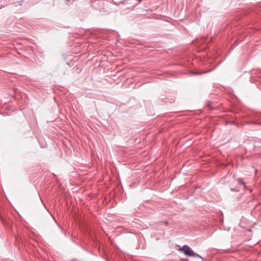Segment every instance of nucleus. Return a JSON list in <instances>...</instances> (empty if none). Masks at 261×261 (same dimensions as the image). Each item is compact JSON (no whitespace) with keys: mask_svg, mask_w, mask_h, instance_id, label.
<instances>
[{"mask_svg":"<svg viewBox=\"0 0 261 261\" xmlns=\"http://www.w3.org/2000/svg\"><path fill=\"white\" fill-rule=\"evenodd\" d=\"M179 251L184 252L186 256H193L202 258V257L194 251L188 245H185L182 248L179 249Z\"/></svg>","mask_w":261,"mask_h":261,"instance_id":"obj_1","label":"nucleus"},{"mask_svg":"<svg viewBox=\"0 0 261 261\" xmlns=\"http://www.w3.org/2000/svg\"><path fill=\"white\" fill-rule=\"evenodd\" d=\"M237 181L239 184H242L244 186V187H246V184L243 181V180L242 178H239L237 179Z\"/></svg>","mask_w":261,"mask_h":261,"instance_id":"obj_2","label":"nucleus"},{"mask_svg":"<svg viewBox=\"0 0 261 261\" xmlns=\"http://www.w3.org/2000/svg\"><path fill=\"white\" fill-rule=\"evenodd\" d=\"M210 71L211 70H208V71H204L203 72H200V73L199 72H192V74L199 75V74H201L202 73H205L208 72Z\"/></svg>","mask_w":261,"mask_h":261,"instance_id":"obj_3","label":"nucleus"},{"mask_svg":"<svg viewBox=\"0 0 261 261\" xmlns=\"http://www.w3.org/2000/svg\"><path fill=\"white\" fill-rule=\"evenodd\" d=\"M66 1H68V2L70 1V0H66Z\"/></svg>","mask_w":261,"mask_h":261,"instance_id":"obj_4","label":"nucleus"}]
</instances>
